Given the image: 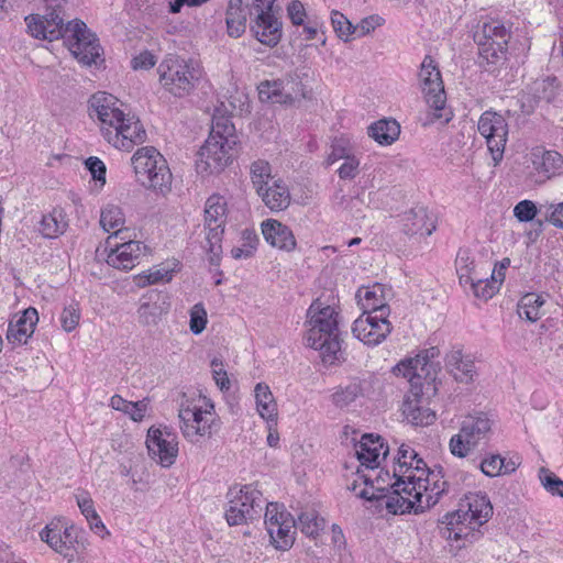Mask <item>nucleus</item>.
<instances>
[{"mask_svg":"<svg viewBox=\"0 0 563 563\" xmlns=\"http://www.w3.org/2000/svg\"><path fill=\"white\" fill-rule=\"evenodd\" d=\"M225 520L229 526H240L261 517L266 499L253 484L234 485L227 494Z\"/></svg>","mask_w":563,"mask_h":563,"instance_id":"7","label":"nucleus"},{"mask_svg":"<svg viewBox=\"0 0 563 563\" xmlns=\"http://www.w3.org/2000/svg\"><path fill=\"white\" fill-rule=\"evenodd\" d=\"M390 485L391 493L385 495V506L394 515L413 511L423 512L441 498L439 486L431 487L421 482L398 479Z\"/></svg>","mask_w":563,"mask_h":563,"instance_id":"5","label":"nucleus"},{"mask_svg":"<svg viewBox=\"0 0 563 563\" xmlns=\"http://www.w3.org/2000/svg\"><path fill=\"white\" fill-rule=\"evenodd\" d=\"M112 238H108L107 245L111 249L107 257V263L118 269H132L139 258L143 255L145 246L140 241L122 240V243L113 242Z\"/></svg>","mask_w":563,"mask_h":563,"instance_id":"21","label":"nucleus"},{"mask_svg":"<svg viewBox=\"0 0 563 563\" xmlns=\"http://www.w3.org/2000/svg\"><path fill=\"white\" fill-rule=\"evenodd\" d=\"M356 298L364 312H378L385 310L390 313V309L386 302V290L382 284L362 287L356 292Z\"/></svg>","mask_w":563,"mask_h":563,"instance_id":"28","label":"nucleus"},{"mask_svg":"<svg viewBox=\"0 0 563 563\" xmlns=\"http://www.w3.org/2000/svg\"><path fill=\"white\" fill-rule=\"evenodd\" d=\"M256 409L260 416L268 423L276 424L277 421V404L268 385L264 383L256 384L254 388Z\"/></svg>","mask_w":563,"mask_h":563,"instance_id":"35","label":"nucleus"},{"mask_svg":"<svg viewBox=\"0 0 563 563\" xmlns=\"http://www.w3.org/2000/svg\"><path fill=\"white\" fill-rule=\"evenodd\" d=\"M503 466H505V459L499 454H492L485 457L479 463L481 471L489 477L499 476L503 474Z\"/></svg>","mask_w":563,"mask_h":563,"instance_id":"56","label":"nucleus"},{"mask_svg":"<svg viewBox=\"0 0 563 563\" xmlns=\"http://www.w3.org/2000/svg\"><path fill=\"white\" fill-rule=\"evenodd\" d=\"M275 0H255L252 3L255 19L251 22V32L257 41L267 46H276L282 38V22L275 16Z\"/></svg>","mask_w":563,"mask_h":563,"instance_id":"14","label":"nucleus"},{"mask_svg":"<svg viewBox=\"0 0 563 563\" xmlns=\"http://www.w3.org/2000/svg\"><path fill=\"white\" fill-rule=\"evenodd\" d=\"M174 269L165 267H154L148 273L140 277V284L142 286L157 284L159 282H169L173 277Z\"/></svg>","mask_w":563,"mask_h":563,"instance_id":"58","label":"nucleus"},{"mask_svg":"<svg viewBox=\"0 0 563 563\" xmlns=\"http://www.w3.org/2000/svg\"><path fill=\"white\" fill-rule=\"evenodd\" d=\"M413 474L416 475V482H421L423 485L431 487L439 486L441 496L446 492L448 482L443 479L442 467L430 468L427 463L416 452V459L413 460L412 466Z\"/></svg>","mask_w":563,"mask_h":563,"instance_id":"33","label":"nucleus"},{"mask_svg":"<svg viewBox=\"0 0 563 563\" xmlns=\"http://www.w3.org/2000/svg\"><path fill=\"white\" fill-rule=\"evenodd\" d=\"M76 499L81 514L89 522L90 529L93 530L95 533L99 536H102V532H107L103 522L101 521L99 515L95 509L93 500L91 499L89 494L82 493L78 495Z\"/></svg>","mask_w":563,"mask_h":563,"instance_id":"43","label":"nucleus"},{"mask_svg":"<svg viewBox=\"0 0 563 563\" xmlns=\"http://www.w3.org/2000/svg\"><path fill=\"white\" fill-rule=\"evenodd\" d=\"M209 139H214L217 141H225L231 139L234 142V145L238 144L239 139L235 133L234 124L231 122L229 117L214 115L212 118L211 131L209 134Z\"/></svg>","mask_w":563,"mask_h":563,"instance_id":"47","label":"nucleus"},{"mask_svg":"<svg viewBox=\"0 0 563 563\" xmlns=\"http://www.w3.org/2000/svg\"><path fill=\"white\" fill-rule=\"evenodd\" d=\"M455 267L457 275L468 277V274H481L477 271L475 261L467 249H460L455 258Z\"/></svg>","mask_w":563,"mask_h":563,"instance_id":"53","label":"nucleus"},{"mask_svg":"<svg viewBox=\"0 0 563 563\" xmlns=\"http://www.w3.org/2000/svg\"><path fill=\"white\" fill-rule=\"evenodd\" d=\"M389 313L383 309L378 312H363L352 327L353 335L368 346L380 344L390 334L393 325L388 320Z\"/></svg>","mask_w":563,"mask_h":563,"instance_id":"17","label":"nucleus"},{"mask_svg":"<svg viewBox=\"0 0 563 563\" xmlns=\"http://www.w3.org/2000/svg\"><path fill=\"white\" fill-rule=\"evenodd\" d=\"M163 88L175 97L189 95L200 77V70L191 62L177 55H168L157 68Z\"/></svg>","mask_w":563,"mask_h":563,"instance_id":"10","label":"nucleus"},{"mask_svg":"<svg viewBox=\"0 0 563 563\" xmlns=\"http://www.w3.org/2000/svg\"><path fill=\"white\" fill-rule=\"evenodd\" d=\"M532 164L534 169L549 179L559 175L563 167V156L555 151H543L541 155L533 153Z\"/></svg>","mask_w":563,"mask_h":563,"instance_id":"36","label":"nucleus"},{"mask_svg":"<svg viewBox=\"0 0 563 563\" xmlns=\"http://www.w3.org/2000/svg\"><path fill=\"white\" fill-rule=\"evenodd\" d=\"M225 223V203L217 195L210 196L205 206V249L209 254L211 265L218 266L222 254V238Z\"/></svg>","mask_w":563,"mask_h":563,"instance_id":"12","label":"nucleus"},{"mask_svg":"<svg viewBox=\"0 0 563 563\" xmlns=\"http://www.w3.org/2000/svg\"><path fill=\"white\" fill-rule=\"evenodd\" d=\"M137 180L146 188L165 192L172 184V173L165 157L153 146L139 148L131 158Z\"/></svg>","mask_w":563,"mask_h":563,"instance_id":"6","label":"nucleus"},{"mask_svg":"<svg viewBox=\"0 0 563 563\" xmlns=\"http://www.w3.org/2000/svg\"><path fill=\"white\" fill-rule=\"evenodd\" d=\"M411 388L405 396L401 406L404 419L415 426H430L435 420V413L427 406V399L423 397L422 384L412 380Z\"/></svg>","mask_w":563,"mask_h":563,"instance_id":"20","label":"nucleus"},{"mask_svg":"<svg viewBox=\"0 0 563 563\" xmlns=\"http://www.w3.org/2000/svg\"><path fill=\"white\" fill-rule=\"evenodd\" d=\"M400 134V125L396 120L383 119L368 126V135L380 145L393 144Z\"/></svg>","mask_w":563,"mask_h":563,"instance_id":"37","label":"nucleus"},{"mask_svg":"<svg viewBox=\"0 0 563 563\" xmlns=\"http://www.w3.org/2000/svg\"><path fill=\"white\" fill-rule=\"evenodd\" d=\"M296 525L294 518L286 520L284 523L269 528L267 530L273 545L277 550H289L295 542Z\"/></svg>","mask_w":563,"mask_h":563,"instance_id":"38","label":"nucleus"},{"mask_svg":"<svg viewBox=\"0 0 563 563\" xmlns=\"http://www.w3.org/2000/svg\"><path fill=\"white\" fill-rule=\"evenodd\" d=\"M234 142L229 139L217 141L207 139L198 153L196 167L198 173L218 174L222 172L233 158Z\"/></svg>","mask_w":563,"mask_h":563,"instance_id":"18","label":"nucleus"},{"mask_svg":"<svg viewBox=\"0 0 563 563\" xmlns=\"http://www.w3.org/2000/svg\"><path fill=\"white\" fill-rule=\"evenodd\" d=\"M539 479L544 489L552 496L563 498V481L545 467L539 470Z\"/></svg>","mask_w":563,"mask_h":563,"instance_id":"52","label":"nucleus"},{"mask_svg":"<svg viewBox=\"0 0 563 563\" xmlns=\"http://www.w3.org/2000/svg\"><path fill=\"white\" fill-rule=\"evenodd\" d=\"M419 78L426 101L432 109L430 113L432 118H428L424 124L432 123L433 121H440L441 124L449 123L453 112L446 107V95L441 73L430 55L424 56L421 63Z\"/></svg>","mask_w":563,"mask_h":563,"instance_id":"8","label":"nucleus"},{"mask_svg":"<svg viewBox=\"0 0 563 563\" xmlns=\"http://www.w3.org/2000/svg\"><path fill=\"white\" fill-rule=\"evenodd\" d=\"M439 355V347L431 346L421 351L416 357L400 361L393 367V373L396 376L407 378L409 383H412V380L420 382L422 378L432 382L440 368V363L435 361Z\"/></svg>","mask_w":563,"mask_h":563,"instance_id":"15","label":"nucleus"},{"mask_svg":"<svg viewBox=\"0 0 563 563\" xmlns=\"http://www.w3.org/2000/svg\"><path fill=\"white\" fill-rule=\"evenodd\" d=\"M91 113L101 123L103 137L118 150L131 151L143 143L146 132L140 120L122 109L123 103L114 96L98 92L90 100Z\"/></svg>","mask_w":563,"mask_h":563,"instance_id":"2","label":"nucleus"},{"mask_svg":"<svg viewBox=\"0 0 563 563\" xmlns=\"http://www.w3.org/2000/svg\"><path fill=\"white\" fill-rule=\"evenodd\" d=\"M257 195L272 211L285 210L290 203L289 189L282 179L273 180L272 185Z\"/></svg>","mask_w":563,"mask_h":563,"instance_id":"32","label":"nucleus"},{"mask_svg":"<svg viewBox=\"0 0 563 563\" xmlns=\"http://www.w3.org/2000/svg\"><path fill=\"white\" fill-rule=\"evenodd\" d=\"M212 377L217 384V386L222 390H229L231 383L228 377V373L224 369L223 363L220 358L214 357L211 363Z\"/></svg>","mask_w":563,"mask_h":563,"instance_id":"60","label":"nucleus"},{"mask_svg":"<svg viewBox=\"0 0 563 563\" xmlns=\"http://www.w3.org/2000/svg\"><path fill=\"white\" fill-rule=\"evenodd\" d=\"M298 527L306 536L316 538L324 528V519L314 510L303 511L298 516Z\"/></svg>","mask_w":563,"mask_h":563,"instance_id":"48","label":"nucleus"},{"mask_svg":"<svg viewBox=\"0 0 563 563\" xmlns=\"http://www.w3.org/2000/svg\"><path fill=\"white\" fill-rule=\"evenodd\" d=\"M169 305L167 297L158 291H151L141 299L137 309L139 322L144 327L156 325L162 316L167 313Z\"/></svg>","mask_w":563,"mask_h":563,"instance_id":"24","label":"nucleus"},{"mask_svg":"<svg viewBox=\"0 0 563 563\" xmlns=\"http://www.w3.org/2000/svg\"><path fill=\"white\" fill-rule=\"evenodd\" d=\"M287 15L294 25L300 26L305 24L307 16L306 9L301 1L292 0L287 5Z\"/></svg>","mask_w":563,"mask_h":563,"instance_id":"63","label":"nucleus"},{"mask_svg":"<svg viewBox=\"0 0 563 563\" xmlns=\"http://www.w3.org/2000/svg\"><path fill=\"white\" fill-rule=\"evenodd\" d=\"M358 167L360 161L354 155L346 156L338 169L339 177L341 179H353L358 173Z\"/></svg>","mask_w":563,"mask_h":563,"instance_id":"64","label":"nucleus"},{"mask_svg":"<svg viewBox=\"0 0 563 563\" xmlns=\"http://www.w3.org/2000/svg\"><path fill=\"white\" fill-rule=\"evenodd\" d=\"M265 241L273 247L285 252L296 249L297 242L292 231L284 223L275 219H266L261 224Z\"/></svg>","mask_w":563,"mask_h":563,"instance_id":"25","label":"nucleus"},{"mask_svg":"<svg viewBox=\"0 0 563 563\" xmlns=\"http://www.w3.org/2000/svg\"><path fill=\"white\" fill-rule=\"evenodd\" d=\"M355 454L362 466L374 470L379 466L380 457L387 456L388 446L385 445L380 435L366 433L355 444Z\"/></svg>","mask_w":563,"mask_h":563,"instance_id":"22","label":"nucleus"},{"mask_svg":"<svg viewBox=\"0 0 563 563\" xmlns=\"http://www.w3.org/2000/svg\"><path fill=\"white\" fill-rule=\"evenodd\" d=\"M415 459L416 451L407 444H401L398 449L397 467L394 470V477L416 481V475L412 471Z\"/></svg>","mask_w":563,"mask_h":563,"instance_id":"41","label":"nucleus"},{"mask_svg":"<svg viewBox=\"0 0 563 563\" xmlns=\"http://www.w3.org/2000/svg\"><path fill=\"white\" fill-rule=\"evenodd\" d=\"M68 228V218L62 207H55L42 216L38 222V232L45 239H56L64 234Z\"/></svg>","mask_w":563,"mask_h":563,"instance_id":"29","label":"nucleus"},{"mask_svg":"<svg viewBox=\"0 0 563 563\" xmlns=\"http://www.w3.org/2000/svg\"><path fill=\"white\" fill-rule=\"evenodd\" d=\"M125 219L122 209L115 205L106 206L100 216V224L104 231H113L112 240H124L128 238V230L123 229Z\"/></svg>","mask_w":563,"mask_h":563,"instance_id":"34","label":"nucleus"},{"mask_svg":"<svg viewBox=\"0 0 563 563\" xmlns=\"http://www.w3.org/2000/svg\"><path fill=\"white\" fill-rule=\"evenodd\" d=\"M538 213L537 206L531 200H521L514 208V216L520 222H529L534 219Z\"/></svg>","mask_w":563,"mask_h":563,"instance_id":"59","label":"nucleus"},{"mask_svg":"<svg viewBox=\"0 0 563 563\" xmlns=\"http://www.w3.org/2000/svg\"><path fill=\"white\" fill-rule=\"evenodd\" d=\"M62 536L65 545H70V551H78L79 547H81L82 549L85 548L84 533L79 531L75 526L66 527L62 531Z\"/></svg>","mask_w":563,"mask_h":563,"instance_id":"62","label":"nucleus"},{"mask_svg":"<svg viewBox=\"0 0 563 563\" xmlns=\"http://www.w3.org/2000/svg\"><path fill=\"white\" fill-rule=\"evenodd\" d=\"M260 239L255 230L245 229L242 231L240 245L231 250V255L235 260H246L254 256Z\"/></svg>","mask_w":563,"mask_h":563,"instance_id":"46","label":"nucleus"},{"mask_svg":"<svg viewBox=\"0 0 563 563\" xmlns=\"http://www.w3.org/2000/svg\"><path fill=\"white\" fill-rule=\"evenodd\" d=\"M265 506V525L266 529L275 528L286 520L292 518L289 512L284 509V506L277 503H267Z\"/></svg>","mask_w":563,"mask_h":563,"instance_id":"50","label":"nucleus"},{"mask_svg":"<svg viewBox=\"0 0 563 563\" xmlns=\"http://www.w3.org/2000/svg\"><path fill=\"white\" fill-rule=\"evenodd\" d=\"M560 88V82L556 77H547L534 80L528 86L523 95V99L530 107L540 102L549 103L555 99Z\"/></svg>","mask_w":563,"mask_h":563,"instance_id":"27","label":"nucleus"},{"mask_svg":"<svg viewBox=\"0 0 563 563\" xmlns=\"http://www.w3.org/2000/svg\"><path fill=\"white\" fill-rule=\"evenodd\" d=\"M473 37L479 56L488 64H497L506 59L511 24L499 19L485 20L478 23Z\"/></svg>","mask_w":563,"mask_h":563,"instance_id":"9","label":"nucleus"},{"mask_svg":"<svg viewBox=\"0 0 563 563\" xmlns=\"http://www.w3.org/2000/svg\"><path fill=\"white\" fill-rule=\"evenodd\" d=\"M493 515L489 498L482 493H470L460 503V508L443 517V536L449 540H463L466 543L477 541L482 536L479 528Z\"/></svg>","mask_w":563,"mask_h":563,"instance_id":"3","label":"nucleus"},{"mask_svg":"<svg viewBox=\"0 0 563 563\" xmlns=\"http://www.w3.org/2000/svg\"><path fill=\"white\" fill-rule=\"evenodd\" d=\"M402 230L407 235L429 236L435 230V217L426 207L418 206L405 212Z\"/></svg>","mask_w":563,"mask_h":563,"instance_id":"23","label":"nucleus"},{"mask_svg":"<svg viewBox=\"0 0 563 563\" xmlns=\"http://www.w3.org/2000/svg\"><path fill=\"white\" fill-rule=\"evenodd\" d=\"M504 280V274L498 273V277L495 275L493 269L490 277H484L482 274L478 275L477 279L473 283L472 291L475 297L488 300L490 299L500 288Z\"/></svg>","mask_w":563,"mask_h":563,"instance_id":"40","label":"nucleus"},{"mask_svg":"<svg viewBox=\"0 0 563 563\" xmlns=\"http://www.w3.org/2000/svg\"><path fill=\"white\" fill-rule=\"evenodd\" d=\"M309 330L307 343L318 350L322 362L334 364L342 355L340 331L338 327L339 313L332 306H323L320 299L314 300L308 311Z\"/></svg>","mask_w":563,"mask_h":563,"instance_id":"4","label":"nucleus"},{"mask_svg":"<svg viewBox=\"0 0 563 563\" xmlns=\"http://www.w3.org/2000/svg\"><path fill=\"white\" fill-rule=\"evenodd\" d=\"M384 19L377 14L366 16L361 20L357 25H354L355 32L354 34L357 37L365 36L374 31L376 27L383 25Z\"/></svg>","mask_w":563,"mask_h":563,"instance_id":"61","label":"nucleus"},{"mask_svg":"<svg viewBox=\"0 0 563 563\" xmlns=\"http://www.w3.org/2000/svg\"><path fill=\"white\" fill-rule=\"evenodd\" d=\"M445 366L454 378L461 383H471L476 374L474 361L465 358L461 350L451 351L446 355Z\"/></svg>","mask_w":563,"mask_h":563,"instance_id":"31","label":"nucleus"},{"mask_svg":"<svg viewBox=\"0 0 563 563\" xmlns=\"http://www.w3.org/2000/svg\"><path fill=\"white\" fill-rule=\"evenodd\" d=\"M179 419L184 437L192 443L199 442L202 438H211L221 428V421L211 402H206L205 408H181Z\"/></svg>","mask_w":563,"mask_h":563,"instance_id":"11","label":"nucleus"},{"mask_svg":"<svg viewBox=\"0 0 563 563\" xmlns=\"http://www.w3.org/2000/svg\"><path fill=\"white\" fill-rule=\"evenodd\" d=\"M544 302L542 296L533 292L527 294L518 302V316L527 321L536 322L543 314L542 306Z\"/></svg>","mask_w":563,"mask_h":563,"instance_id":"39","label":"nucleus"},{"mask_svg":"<svg viewBox=\"0 0 563 563\" xmlns=\"http://www.w3.org/2000/svg\"><path fill=\"white\" fill-rule=\"evenodd\" d=\"M476 448L474 441L463 434L461 430L452 435L449 442L450 452L456 457H466Z\"/></svg>","mask_w":563,"mask_h":563,"instance_id":"51","label":"nucleus"},{"mask_svg":"<svg viewBox=\"0 0 563 563\" xmlns=\"http://www.w3.org/2000/svg\"><path fill=\"white\" fill-rule=\"evenodd\" d=\"M44 14L25 16L27 33L49 42L64 38L71 54L82 64L91 65L100 56V44L81 20L64 22L66 0H43Z\"/></svg>","mask_w":563,"mask_h":563,"instance_id":"1","label":"nucleus"},{"mask_svg":"<svg viewBox=\"0 0 563 563\" xmlns=\"http://www.w3.org/2000/svg\"><path fill=\"white\" fill-rule=\"evenodd\" d=\"M250 176L256 194H262V190L273 180L271 164L264 159L254 161L250 166Z\"/></svg>","mask_w":563,"mask_h":563,"instance_id":"45","label":"nucleus"},{"mask_svg":"<svg viewBox=\"0 0 563 563\" xmlns=\"http://www.w3.org/2000/svg\"><path fill=\"white\" fill-rule=\"evenodd\" d=\"M362 395V386L360 382H351L344 388L338 389L332 395L333 404L336 407L344 408L350 406L353 401L356 400Z\"/></svg>","mask_w":563,"mask_h":563,"instance_id":"49","label":"nucleus"},{"mask_svg":"<svg viewBox=\"0 0 563 563\" xmlns=\"http://www.w3.org/2000/svg\"><path fill=\"white\" fill-rule=\"evenodd\" d=\"M331 24L336 35L343 40L349 41L350 36L354 34V25L347 20V18L339 11H332Z\"/></svg>","mask_w":563,"mask_h":563,"instance_id":"54","label":"nucleus"},{"mask_svg":"<svg viewBox=\"0 0 563 563\" xmlns=\"http://www.w3.org/2000/svg\"><path fill=\"white\" fill-rule=\"evenodd\" d=\"M207 325V311L202 303H196L190 310V331L200 334Z\"/></svg>","mask_w":563,"mask_h":563,"instance_id":"57","label":"nucleus"},{"mask_svg":"<svg viewBox=\"0 0 563 563\" xmlns=\"http://www.w3.org/2000/svg\"><path fill=\"white\" fill-rule=\"evenodd\" d=\"M477 129L486 140L489 153L497 165L504 157L508 140V123L504 115L494 111H485L478 120Z\"/></svg>","mask_w":563,"mask_h":563,"instance_id":"16","label":"nucleus"},{"mask_svg":"<svg viewBox=\"0 0 563 563\" xmlns=\"http://www.w3.org/2000/svg\"><path fill=\"white\" fill-rule=\"evenodd\" d=\"M460 430L478 446L482 441L487 440L492 421L484 412L470 415L463 419Z\"/></svg>","mask_w":563,"mask_h":563,"instance_id":"30","label":"nucleus"},{"mask_svg":"<svg viewBox=\"0 0 563 563\" xmlns=\"http://www.w3.org/2000/svg\"><path fill=\"white\" fill-rule=\"evenodd\" d=\"M40 539L47 543L58 554L69 560L73 559L70 545H65V542L63 541L62 529L58 528L57 525L49 523L45 526L40 532Z\"/></svg>","mask_w":563,"mask_h":563,"instance_id":"42","label":"nucleus"},{"mask_svg":"<svg viewBox=\"0 0 563 563\" xmlns=\"http://www.w3.org/2000/svg\"><path fill=\"white\" fill-rule=\"evenodd\" d=\"M258 96L262 101L294 104L305 99H311L312 91L303 85L299 75L289 74L283 79L261 82Z\"/></svg>","mask_w":563,"mask_h":563,"instance_id":"13","label":"nucleus"},{"mask_svg":"<svg viewBox=\"0 0 563 563\" xmlns=\"http://www.w3.org/2000/svg\"><path fill=\"white\" fill-rule=\"evenodd\" d=\"M38 321V313L35 308L25 309L16 320H11L8 325L7 339L13 345H23L32 336Z\"/></svg>","mask_w":563,"mask_h":563,"instance_id":"26","label":"nucleus"},{"mask_svg":"<svg viewBox=\"0 0 563 563\" xmlns=\"http://www.w3.org/2000/svg\"><path fill=\"white\" fill-rule=\"evenodd\" d=\"M358 478L362 479V484L355 479L349 487L357 497L369 501L385 499L388 488L375 486L365 475H358Z\"/></svg>","mask_w":563,"mask_h":563,"instance_id":"44","label":"nucleus"},{"mask_svg":"<svg viewBox=\"0 0 563 563\" xmlns=\"http://www.w3.org/2000/svg\"><path fill=\"white\" fill-rule=\"evenodd\" d=\"M175 433L167 428H150L146 437V446L150 456L164 467L175 463L178 453V443Z\"/></svg>","mask_w":563,"mask_h":563,"instance_id":"19","label":"nucleus"},{"mask_svg":"<svg viewBox=\"0 0 563 563\" xmlns=\"http://www.w3.org/2000/svg\"><path fill=\"white\" fill-rule=\"evenodd\" d=\"M60 324L66 332H71L77 328L80 320V310L78 303L71 302L66 306L60 313Z\"/></svg>","mask_w":563,"mask_h":563,"instance_id":"55","label":"nucleus"}]
</instances>
